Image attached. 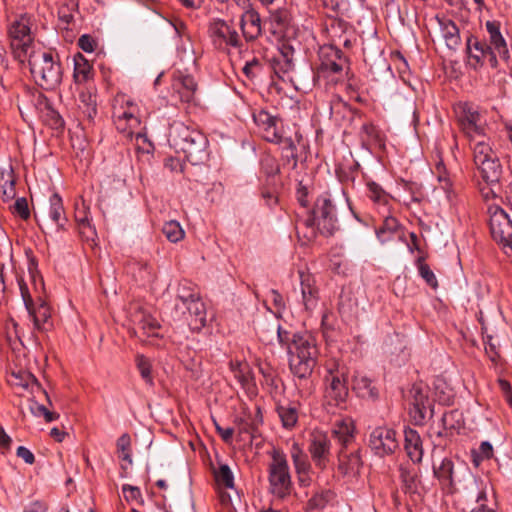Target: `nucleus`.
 I'll list each match as a JSON object with an SVG mask.
<instances>
[{"instance_id": "obj_16", "label": "nucleus", "mask_w": 512, "mask_h": 512, "mask_svg": "<svg viewBox=\"0 0 512 512\" xmlns=\"http://www.w3.org/2000/svg\"><path fill=\"white\" fill-rule=\"evenodd\" d=\"M331 442L327 434L321 431H314L311 434L309 452L315 465L324 469L329 462Z\"/></svg>"}, {"instance_id": "obj_40", "label": "nucleus", "mask_w": 512, "mask_h": 512, "mask_svg": "<svg viewBox=\"0 0 512 512\" xmlns=\"http://www.w3.org/2000/svg\"><path fill=\"white\" fill-rule=\"evenodd\" d=\"M163 234L170 242H178L184 238V230L177 221L166 222L162 228Z\"/></svg>"}, {"instance_id": "obj_41", "label": "nucleus", "mask_w": 512, "mask_h": 512, "mask_svg": "<svg viewBox=\"0 0 512 512\" xmlns=\"http://www.w3.org/2000/svg\"><path fill=\"white\" fill-rule=\"evenodd\" d=\"M197 296H199V294L191 283L184 281L179 284L177 290V299L179 301V305H185L188 301H191Z\"/></svg>"}, {"instance_id": "obj_6", "label": "nucleus", "mask_w": 512, "mask_h": 512, "mask_svg": "<svg viewBox=\"0 0 512 512\" xmlns=\"http://www.w3.org/2000/svg\"><path fill=\"white\" fill-rule=\"evenodd\" d=\"M433 473L442 488L446 489L449 493L466 489V483L476 484L475 478L468 467L462 466L456 469L449 458H444L439 465H434Z\"/></svg>"}, {"instance_id": "obj_19", "label": "nucleus", "mask_w": 512, "mask_h": 512, "mask_svg": "<svg viewBox=\"0 0 512 512\" xmlns=\"http://www.w3.org/2000/svg\"><path fill=\"white\" fill-rule=\"evenodd\" d=\"M409 410L415 424H423L427 415V409L430 408L427 392L420 385H414L410 390Z\"/></svg>"}, {"instance_id": "obj_52", "label": "nucleus", "mask_w": 512, "mask_h": 512, "mask_svg": "<svg viewBox=\"0 0 512 512\" xmlns=\"http://www.w3.org/2000/svg\"><path fill=\"white\" fill-rule=\"evenodd\" d=\"M14 213H17L22 219L30 216L26 198H18L13 205Z\"/></svg>"}, {"instance_id": "obj_33", "label": "nucleus", "mask_w": 512, "mask_h": 512, "mask_svg": "<svg viewBox=\"0 0 512 512\" xmlns=\"http://www.w3.org/2000/svg\"><path fill=\"white\" fill-rule=\"evenodd\" d=\"M15 180L13 170L9 166L0 170V192L4 200H10L15 196Z\"/></svg>"}, {"instance_id": "obj_59", "label": "nucleus", "mask_w": 512, "mask_h": 512, "mask_svg": "<svg viewBox=\"0 0 512 512\" xmlns=\"http://www.w3.org/2000/svg\"><path fill=\"white\" fill-rule=\"evenodd\" d=\"M493 455V447L488 441H484L479 447V457L483 459H490Z\"/></svg>"}, {"instance_id": "obj_45", "label": "nucleus", "mask_w": 512, "mask_h": 512, "mask_svg": "<svg viewBox=\"0 0 512 512\" xmlns=\"http://www.w3.org/2000/svg\"><path fill=\"white\" fill-rule=\"evenodd\" d=\"M136 365L140 372L141 377L145 380L146 383L152 385L153 378L151 376V363L148 358L144 355H137L136 357Z\"/></svg>"}, {"instance_id": "obj_23", "label": "nucleus", "mask_w": 512, "mask_h": 512, "mask_svg": "<svg viewBox=\"0 0 512 512\" xmlns=\"http://www.w3.org/2000/svg\"><path fill=\"white\" fill-rule=\"evenodd\" d=\"M338 469L345 476H356L362 467V460L358 450L346 452L341 449L338 455Z\"/></svg>"}, {"instance_id": "obj_58", "label": "nucleus", "mask_w": 512, "mask_h": 512, "mask_svg": "<svg viewBox=\"0 0 512 512\" xmlns=\"http://www.w3.org/2000/svg\"><path fill=\"white\" fill-rule=\"evenodd\" d=\"M215 427L222 440L226 443H230L233 437L234 429L231 427L223 428L217 423L215 424Z\"/></svg>"}, {"instance_id": "obj_36", "label": "nucleus", "mask_w": 512, "mask_h": 512, "mask_svg": "<svg viewBox=\"0 0 512 512\" xmlns=\"http://www.w3.org/2000/svg\"><path fill=\"white\" fill-rule=\"evenodd\" d=\"M442 35L449 48H456L460 44L459 29L451 20L441 22Z\"/></svg>"}, {"instance_id": "obj_1", "label": "nucleus", "mask_w": 512, "mask_h": 512, "mask_svg": "<svg viewBox=\"0 0 512 512\" xmlns=\"http://www.w3.org/2000/svg\"><path fill=\"white\" fill-rule=\"evenodd\" d=\"M32 18L22 14L9 29L10 47L14 57L21 63L28 62L30 72L37 85L52 90L62 81V67L58 55L36 47L31 35Z\"/></svg>"}, {"instance_id": "obj_3", "label": "nucleus", "mask_w": 512, "mask_h": 512, "mask_svg": "<svg viewBox=\"0 0 512 512\" xmlns=\"http://www.w3.org/2000/svg\"><path fill=\"white\" fill-rule=\"evenodd\" d=\"M169 143L177 152H182L193 165L202 163L207 155L208 141L204 134L183 123H174L171 126Z\"/></svg>"}, {"instance_id": "obj_37", "label": "nucleus", "mask_w": 512, "mask_h": 512, "mask_svg": "<svg viewBox=\"0 0 512 512\" xmlns=\"http://www.w3.org/2000/svg\"><path fill=\"white\" fill-rule=\"evenodd\" d=\"M230 367L234 373V377L239 381L243 388L249 387L253 380V375L250 367L241 362H231Z\"/></svg>"}, {"instance_id": "obj_5", "label": "nucleus", "mask_w": 512, "mask_h": 512, "mask_svg": "<svg viewBox=\"0 0 512 512\" xmlns=\"http://www.w3.org/2000/svg\"><path fill=\"white\" fill-rule=\"evenodd\" d=\"M269 491L275 499L285 500L293 491L290 469L285 453L273 449L268 466Z\"/></svg>"}, {"instance_id": "obj_44", "label": "nucleus", "mask_w": 512, "mask_h": 512, "mask_svg": "<svg viewBox=\"0 0 512 512\" xmlns=\"http://www.w3.org/2000/svg\"><path fill=\"white\" fill-rule=\"evenodd\" d=\"M117 450L120 453V458L127 462L128 464H132V455H131V438L129 434H122L117 440Z\"/></svg>"}, {"instance_id": "obj_9", "label": "nucleus", "mask_w": 512, "mask_h": 512, "mask_svg": "<svg viewBox=\"0 0 512 512\" xmlns=\"http://www.w3.org/2000/svg\"><path fill=\"white\" fill-rule=\"evenodd\" d=\"M347 376V369L344 366H337L335 370H329V375L326 376L327 387L325 392V397L329 402H334L335 405L346 402L349 395Z\"/></svg>"}, {"instance_id": "obj_35", "label": "nucleus", "mask_w": 512, "mask_h": 512, "mask_svg": "<svg viewBox=\"0 0 512 512\" xmlns=\"http://www.w3.org/2000/svg\"><path fill=\"white\" fill-rule=\"evenodd\" d=\"M290 454L296 473H309L311 465L307 459V455L303 452L297 443L292 444Z\"/></svg>"}, {"instance_id": "obj_22", "label": "nucleus", "mask_w": 512, "mask_h": 512, "mask_svg": "<svg viewBox=\"0 0 512 512\" xmlns=\"http://www.w3.org/2000/svg\"><path fill=\"white\" fill-rule=\"evenodd\" d=\"M173 89L181 101L190 103L195 98L197 83L191 75L178 71L174 74Z\"/></svg>"}, {"instance_id": "obj_14", "label": "nucleus", "mask_w": 512, "mask_h": 512, "mask_svg": "<svg viewBox=\"0 0 512 512\" xmlns=\"http://www.w3.org/2000/svg\"><path fill=\"white\" fill-rule=\"evenodd\" d=\"M255 124L258 127L262 138L271 143H277L284 137L281 132V121L276 116L265 110H260L253 115Z\"/></svg>"}, {"instance_id": "obj_51", "label": "nucleus", "mask_w": 512, "mask_h": 512, "mask_svg": "<svg viewBox=\"0 0 512 512\" xmlns=\"http://www.w3.org/2000/svg\"><path fill=\"white\" fill-rule=\"evenodd\" d=\"M419 273L429 286L434 289L438 287L436 276L426 263H421L419 265Z\"/></svg>"}, {"instance_id": "obj_62", "label": "nucleus", "mask_w": 512, "mask_h": 512, "mask_svg": "<svg viewBox=\"0 0 512 512\" xmlns=\"http://www.w3.org/2000/svg\"><path fill=\"white\" fill-rule=\"evenodd\" d=\"M10 436L5 432L4 428L0 425V447L8 449L11 444Z\"/></svg>"}, {"instance_id": "obj_15", "label": "nucleus", "mask_w": 512, "mask_h": 512, "mask_svg": "<svg viewBox=\"0 0 512 512\" xmlns=\"http://www.w3.org/2000/svg\"><path fill=\"white\" fill-rule=\"evenodd\" d=\"M320 59L319 72L322 74H341L347 63L342 51L332 45L321 48Z\"/></svg>"}, {"instance_id": "obj_60", "label": "nucleus", "mask_w": 512, "mask_h": 512, "mask_svg": "<svg viewBox=\"0 0 512 512\" xmlns=\"http://www.w3.org/2000/svg\"><path fill=\"white\" fill-rule=\"evenodd\" d=\"M259 372L265 378L266 383L272 384L274 379L273 369L268 364H259Z\"/></svg>"}, {"instance_id": "obj_4", "label": "nucleus", "mask_w": 512, "mask_h": 512, "mask_svg": "<svg viewBox=\"0 0 512 512\" xmlns=\"http://www.w3.org/2000/svg\"><path fill=\"white\" fill-rule=\"evenodd\" d=\"M303 236L311 241L317 233L324 236H332L338 229L336 208L326 195L317 198L311 215L302 223Z\"/></svg>"}, {"instance_id": "obj_49", "label": "nucleus", "mask_w": 512, "mask_h": 512, "mask_svg": "<svg viewBox=\"0 0 512 512\" xmlns=\"http://www.w3.org/2000/svg\"><path fill=\"white\" fill-rule=\"evenodd\" d=\"M78 227H79V233L82 237H84L86 240H93L94 236L96 235V231L94 227L90 224L88 218L86 216L84 217H76Z\"/></svg>"}, {"instance_id": "obj_10", "label": "nucleus", "mask_w": 512, "mask_h": 512, "mask_svg": "<svg viewBox=\"0 0 512 512\" xmlns=\"http://www.w3.org/2000/svg\"><path fill=\"white\" fill-rule=\"evenodd\" d=\"M369 446L381 457L394 453L399 447L396 432L387 427L375 428L370 434Z\"/></svg>"}, {"instance_id": "obj_64", "label": "nucleus", "mask_w": 512, "mask_h": 512, "mask_svg": "<svg viewBox=\"0 0 512 512\" xmlns=\"http://www.w3.org/2000/svg\"><path fill=\"white\" fill-rule=\"evenodd\" d=\"M307 189L305 187H300L298 190H297V199L299 201V203L303 206V207H306L307 206Z\"/></svg>"}, {"instance_id": "obj_50", "label": "nucleus", "mask_w": 512, "mask_h": 512, "mask_svg": "<svg viewBox=\"0 0 512 512\" xmlns=\"http://www.w3.org/2000/svg\"><path fill=\"white\" fill-rule=\"evenodd\" d=\"M490 43L493 49L502 57L508 58L509 51L507 48V44L502 34L499 32L495 35L490 36Z\"/></svg>"}, {"instance_id": "obj_31", "label": "nucleus", "mask_w": 512, "mask_h": 512, "mask_svg": "<svg viewBox=\"0 0 512 512\" xmlns=\"http://www.w3.org/2000/svg\"><path fill=\"white\" fill-rule=\"evenodd\" d=\"M50 209H49V217L55 223L57 230L65 229V224L67 219L64 214V208L62 204V199L58 194H53L50 197Z\"/></svg>"}, {"instance_id": "obj_20", "label": "nucleus", "mask_w": 512, "mask_h": 512, "mask_svg": "<svg viewBox=\"0 0 512 512\" xmlns=\"http://www.w3.org/2000/svg\"><path fill=\"white\" fill-rule=\"evenodd\" d=\"M21 294L24 300L26 309L33 319L34 326L37 330H46V324L50 319V310L46 303H41L36 309L34 308L33 300L29 294L28 288L25 285H20Z\"/></svg>"}, {"instance_id": "obj_13", "label": "nucleus", "mask_w": 512, "mask_h": 512, "mask_svg": "<svg viewBox=\"0 0 512 512\" xmlns=\"http://www.w3.org/2000/svg\"><path fill=\"white\" fill-rule=\"evenodd\" d=\"M177 311H181L184 321L192 331H200L206 324V308L200 296L188 301L185 305H175Z\"/></svg>"}, {"instance_id": "obj_12", "label": "nucleus", "mask_w": 512, "mask_h": 512, "mask_svg": "<svg viewBox=\"0 0 512 512\" xmlns=\"http://www.w3.org/2000/svg\"><path fill=\"white\" fill-rule=\"evenodd\" d=\"M456 113L463 132L470 139L482 134L481 115L476 107L470 103L459 104Z\"/></svg>"}, {"instance_id": "obj_54", "label": "nucleus", "mask_w": 512, "mask_h": 512, "mask_svg": "<svg viewBox=\"0 0 512 512\" xmlns=\"http://www.w3.org/2000/svg\"><path fill=\"white\" fill-rule=\"evenodd\" d=\"M122 491L127 501L137 500L141 497L140 489L136 486H131L128 484L123 485Z\"/></svg>"}, {"instance_id": "obj_24", "label": "nucleus", "mask_w": 512, "mask_h": 512, "mask_svg": "<svg viewBox=\"0 0 512 512\" xmlns=\"http://www.w3.org/2000/svg\"><path fill=\"white\" fill-rule=\"evenodd\" d=\"M486 184L497 186L502 176V166L497 156L476 165Z\"/></svg>"}, {"instance_id": "obj_48", "label": "nucleus", "mask_w": 512, "mask_h": 512, "mask_svg": "<svg viewBox=\"0 0 512 512\" xmlns=\"http://www.w3.org/2000/svg\"><path fill=\"white\" fill-rule=\"evenodd\" d=\"M261 169L269 177L275 176L280 171L277 160L270 155H265L261 159Z\"/></svg>"}, {"instance_id": "obj_11", "label": "nucleus", "mask_w": 512, "mask_h": 512, "mask_svg": "<svg viewBox=\"0 0 512 512\" xmlns=\"http://www.w3.org/2000/svg\"><path fill=\"white\" fill-rule=\"evenodd\" d=\"M136 106L127 101V108H115L114 124L116 129L133 141V136L141 127V121L136 115Z\"/></svg>"}, {"instance_id": "obj_29", "label": "nucleus", "mask_w": 512, "mask_h": 512, "mask_svg": "<svg viewBox=\"0 0 512 512\" xmlns=\"http://www.w3.org/2000/svg\"><path fill=\"white\" fill-rule=\"evenodd\" d=\"M276 411L284 428L292 429L297 424L298 408L296 403L278 404Z\"/></svg>"}, {"instance_id": "obj_21", "label": "nucleus", "mask_w": 512, "mask_h": 512, "mask_svg": "<svg viewBox=\"0 0 512 512\" xmlns=\"http://www.w3.org/2000/svg\"><path fill=\"white\" fill-rule=\"evenodd\" d=\"M302 303L306 311H312L318 304V289L315 286L314 277L303 271H299Z\"/></svg>"}, {"instance_id": "obj_42", "label": "nucleus", "mask_w": 512, "mask_h": 512, "mask_svg": "<svg viewBox=\"0 0 512 512\" xmlns=\"http://www.w3.org/2000/svg\"><path fill=\"white\" fill-rule=\"evenodd\" d=\"M331 493L329 491L316 492L307 502L306 510H322L330 500Z\"/></svg>"}, {"instance_id": "obj_7", "label": "nucleus", "mask_w": 512, "mask_h": 512, "mask_svg": "<svg viewBox=\"0 0 512 512\" xmlns=\"http://www.w3.org/2000/svg\"><path fill=\"white\" fill-rule=\"evenodd\" d=\"M489 228L492 238L506 253L512 252V216L504 209L489 208Z\"/></svg>"}, {"instance_id": "obj_26", "label": "nucleus", "mask_w": 512, "mask_h": 512, "mask_svg": "<svg viewBox=\"0 0 512 512\" xmlns=\"http://www.w3.org/2000/svg\"><path fill=\"white\" fill-rule=\"evenodd\" d=\"M354 430V423L350 418L337 420L334 423L332 434L342 445V449H346L354 440Z\"/></svg>"}, {"instance_id": "obj_46", "label": "nucleus", "mask_w": 512, "mask_h": 512, "mask_svg": "<svg viewBox=\"0 0 512 512\" xmlns=\"http://www.w3.org/2000/svg\"><path fill=\"white\" fill-rule=\"evenodd\" d=\"M135 141V147L137 151L142 153H150L153 150L152 142L147 138L146 134L141 131V128L137 130L133 136Z\"/></svg>"}, {"instance_id": "obj_17", "label": "nucleus", "mask_w": 512, "mask_h": 512, "mask_svg": "<svg viewBox=\"0 0 512 512\" xmlns=\"http://www.w3.org/2000/svg\"><path fill=\"white\" fill-rule=\"evenodd\" d=\"M131 321L135 325L136 333H141V337H159L161 325L159 321L149 312L141 307H137L131 313Z\"/></svg>"}, {"instance_id": "obj_28", "label": "nucleus", "mask_w": 512, "mask_h": 512, "mask_svg": "<svg viewBox=\"0 0 512 512\" xmlns=\"http://www.w3.org/2000/svg\"><path fill=\"white\" fill-rule=\"evenodd\" d=\"M367 196L374 204L383 209V212L389 213V204L392 197L376 182L367 183Z\"/></svg>"}, {"instance_id": "obj_38", "label": "nucleus", "mask_w": 512, "mask_h": 512, "mask_svg": "<svg viewBox=\"0 0 512 512\" xmlns=\"http://www.w3.org/2000/svg\"><path fill=\"white\" fill-rule=\"evenodd\" d=\"M276 144L280 145L283 151V157L288 163L292 162V168L297 166V148L294 140L291 137L284 136Z\"/></svg>"}, {"instance_id": "obj_47", "label": "nucleus", "mask_w": 512, "mask_h": 512, "mask_svg": "<svg viewBox=\"0 0 512 512\" xmlns=\"http://www.w3.org/2000/svg\"><path fill=\"white\" fill-rule=\"evenodd\" d=\"M91 75V66L88 62L82 60V62L75 63L74 69V78L76 82L83 83L86 82Z\"/></svg>"}, {"instance_id": "obj_63", "label": "nucleus", "mask_w": 512, "mask_h": 512, "mask_svg": "<svg viewBox=\"0 0 512 512\" xmlns=\"http://www.w3.org/2000/svg\"><path fill=\"white\" fill-rule=\"evenodd\" d=\"M498 382H499V386H500L501 390L505 394L507 402L509 403L510 397L512 398L510 383L504 379H500Z\"/></svg>"}, {"instance_id": "obj_2", "label": "nucleus", "mask_w": 512, "mask_h": 512, "mask_svg": "<svg viewBox=\"0 0 512 512\" xmlns=\"http://www.w3.org/2000/svg\"><path fill=\"white\" fill-rule=\"evenodd\" d=\"M275 331L280 345L287 350L291 372L300 379L308 378L319 355L315 338L308 332H289L280 326Z\"/></svg>"}, {"instance_id": "obj_8", "label": "nucleus", "mask_w": 512, "mask_h": 512, "mask_svg": "<svg viewBox=\"0 0 512 512\" xmlns=\"http://www.w3.org/2000/svg\"><path fill=\"white\" fill-rule=\"evenodd\" d=\"M208 32L213 44L218 48L241 47V39L233 21L227 22L221 18H214L209 23Z\"/></svg>"}, {"instance_id": "obj_25", "label": "nucleus", "mask_w": 512, "mask_h": 512, "mask_svg": "<svg viewBox=\"0 0 512 512\" xmlns=\"http://www.w3.org/2000/svg\"><path fill=\"white\" fill-rule=\"evenodd\" d=\"M404 441V447L409 458L415 463L421 462L423 447L419 433L412 428H406L404 430Z\"/></svg>"}, {"instance_id": "obj_55", "label": "nucleus", "mask_w": 512, "mask_h": 512, "mask_svg": "<svg viewBox=\"0 0 512 512\" xmlns=\"http://www.w3.org/2000/svg\"><path fill=\"white\" fill-rule=\"evenodd\" d=\"M259 68L260 62L257 59H253L252 61L245 64L243 67V72L248 78L253 79L256 76V70Z\"/></svg>"}, {"instance_id": "obj_57", "label": "nucleus", "mask_w": 512, "mask_h": 512, "mask_svg": "<svg viewBox=\"0 0 512 512\" xmlns=\"http://www.w3.org/2000/svg\"><path fill=\"white\" fill-rule=\"evenodd\" d=\"M17 456L19 458H22L25 463L27 464H33L35 462V457L33 455V453L26 447L24 446H19L17 448V452H16Z\"/></svg>"}, {"instance_id": "obj_18", "label": "nucleus", "mask_w": 512, "mask_h": 512, "mask_svg": "<svg viewBox=\"0 0 512 512\" xmlns=\"http://www.w3.org/2000/svg\"><path fill=\"white\" fill-rule=\"evenodd\" d=\"M244 11L240 16V28L247 42H252L262 34L260 14L253 8H242Z\"/></svg>"}, {"instance_id": "obj_39", "label": "nucleus", "mask_w": 512, "mask_h": 512, "mask_svg": "<svg viewBox=\"0 0 512 512\" xmlns=\"http://www.w3.org/2000/svg\"><path fill=\"white\" fill-rule=\"evenodd\" d=\"M467 49L469 56L475 59L477 63L481 61L486 52L491 51V47L487 46L484 42H481L476 38L468 39Z\"/></svg>"}, {"instance_id": "obj_43", "label": "nucleus", "mask_w": 512, "mask_h": 512, "mask_svg": "<svg viewBox=\"0 0 512 512\" xmlns=\"http://www.w3.org/2000/svg\"><path fill=\"white\" fill-rule=\"evenodd\" d=\"M215 479L220 486L225 488L234 487L233 473L227 464L220 465L219 469L215 471Z\"/></svg>"}, {"instance_id": "obj_27", "label": "nucleus", "mask_w": 512, "mask_h": 512, "mask_svg": "<svg viewBox=\"0 0 512 512\" xmlns=\"http://www.w3.org/2000/svg\"><path fill=\"white\" fill-rule=\"evenodd\" d=\"M352 389L361 398L375 399L378 396L377 389L372 385L371 379L361 372H355Z\"/></svg>"}, {"instance_id": "obj_61", "label": "nucleus", "mask_w": 512, "mask_h": 512, "mask_svg": "<svg viewBox=\"0 0 512 512\" xmlns=\"http://www.w3.org/2000/svg\"><path fill=\"white\" fill-rule=\"evenodd\" d=\"M47 505L42 501H34L30 504L29 508L26 509L28 512H47Z\"/></svg>"}, {"instance_id": "obj_30", "label": "nucleus", "mask_w": 512, "mask_h": 512, "mask_svg": "<svg viewBox=\"0 0 512 512\" xmlns=\"http://www.w3.org/2000/svg\"><path fill=\"white\" fill-rule=\"evenodd\" d=\"M472 140L475 141L473 146L475 165L483 164V161L497 156L496 153L492 150L490 144L485 141V137L482 134H480V136H476V138Z\"/></svg>"}, {"instance_id": "obj_32", "label": "nucleus", "mask_w": 512, "mask_h": 512, "mask_svg": "<svg viewBox=\"0 0 512 512\" xmlns=\"http://www.w3.org/2000/svg\"><path fill=\"white\" fill-rule=\"evenodd\" d=\"M78 107L87 118L93 119L97 112L96 96L90 90H81L78 96Z\"/></svg>"}, {"instance_id": "obj_56", "label": "nucleus", "mask_w": 512, "mask_h": 512, "mask_svg": "<svg viewBox=\"0 0 512 512\" xmlns=\"http://www.w3.org/2000/svg\"><path fill=\"white\" fill-rule=\"evenodd\" d=\"M459 416V413L457 411H450L447 413H444L441 421L443 423L444 429H455L457 426L453 423V420L455 417Z\"/></svg>"}, {"instance_id": "obj_34", "label": "nucleus", "mask_w": 512, "mask_h": 512, "mask_svg": "<svg viewBox=\"0 0 512 512\" xmlns=\"http://www.w3.org/2000/svg\"><path fill=\"white\" fill-rule=\"evenodd\" d=\"M399 228V222L392 216H385L382 225L376 230L378 239L382 243L390 241Z\"/></svg>"}, {"instance_id": "obj_53", "label": "nucleus", "mask_w": 512, "mask_h": 512, "mask_svg": "<svg viewBox=\"0 0 512 512\" xmlns=\"http://www.w3.org/2000/svg\"><path fill=\"white\" fill-rule=\"evenodd\" d=\"M78 46L84 52L91 53L95 50L96 42L90 35L84 34L79 38Z\"/></svg>"}]
</instances>
